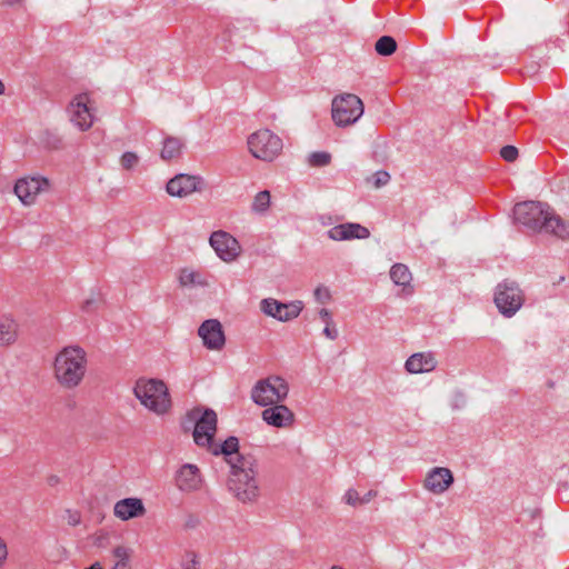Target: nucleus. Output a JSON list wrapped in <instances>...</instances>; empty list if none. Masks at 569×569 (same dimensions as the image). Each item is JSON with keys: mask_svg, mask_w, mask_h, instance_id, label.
Returning a JSON list of instances; mask_svg holds the SVG:
<instances>
[{"mask_svg": "<svg viewBox=\"0 0 569 569\" xmlns=\"http://www.w3.org/2000/svg\"><path fill=\"white\" fill-rule=\"evenodd\" d=\"M515 221L535 231H545L561 239H569V222L556 216L548 204L525 201L513 208Z\"/></svg>", "mask_w": 569, "mask_h": 569, "instance_id": "1", "label": "nucleus"}, {"mask_svg": "<svg viewBox=\"0 0 569 569\" xmlns=\"http://www.w3.org/2000/svg\"><path fill=\"white\" fill-rule=\"evenodd\" d=\"M88 366L87 352L80 346H67L53 361L57 382L64 389H74L83 380Z\"/></svg>", "mask_w": 569, "mask_h": 569, "instance_id": "2", "label": "nucleus"}, {"mask_svg": "<svg viewBox=\"0 0 569 569\" xmlns=\"http://www.w3.org/2000/svg\"><path fill=\"white\" fill-rule=\"evenodd\" d=\"M257 473L254 460L251 457L238 455L237 462H232L227 483L229 491L238 501L242 503L257 501L260 495Z\"/></svg>", "mask_w": 569, "mask_h": 569, "instance_id": "3", "label": "nucleus"}, {"mask_svg": "<svg viewBox=\"0 0 569 569\" xmlns=\"http://www.w3.org/2000/svg\"><path fill=\"white\" fill-rule=\"evenodd\" d=\"M133 392L141 405L157 415L166 413L171 407L169 390L162 380L139 379Z\"/></svg>", "mask_w": 569, "mask_h": 569, "instance_id": "4", "label": "nucleus"}, {"mask_svg": "<svg viewBox=\"0 0 569 569\" xmlns=\"http://www.w3.org/2000/svg\"><path fill=\"white\" fill-rule=\"evenodd\" d=\"M289 383L280 376H269L258 380L251 389L252 401L260 407H268L286 400Z\"/></svg>", "mask_w": 569, "mask_h": 569, "instance_id": "5", "label": "nucleus"}, {"mask_svg": "<svg viewBox=\"0 0 569 569\" xmlns=\"http://www.w3.org/2000/svg\"><path fill=\"white\" fill-rule=\"evenodd\" d=\"M187 419L194 425L193 440L200 447H211L217 431V413L210 408H193Z\"/></svg>", "mask_w": 569, "mask_h": 569, "instance_id": "6", "label": "nucleus"}, {"mask_svg": "<svg viewBox=\"0 0 569 569\" xmlns=\"http://www.w3.org/2000/svg\"><path fill=\"white\" fill-rule=\"evenodd\" d=\"M332 120L338 127H348L363 114L362 100L353 93H343L332 100Z\"/></svg>", "mask_w": 569, "mask_h": 569, "instance_id": "7", "label": "nucleus"}, {"mask_svg": "<svg viewBox=\"0 0 569 569\" xmlns=\"http://www.w3.org/2000/svg\"><path fill=\"white\" fill-rule=\"evenodd\" d=\"M493 301L500 313L510 318L522 307L525 295L516 281L507 279L497 284Z\"/></svg>", "mask_w": 569, "mask_h": 569, "instance_id": "8", "label": "nucleus"}, {"mask_svg": "<svg viewBox=\"0 0 569 569\" xmlns=\"http://www.w3.org/2000/svg\"><path fill=\"white\" fill-rule=\"evenodd\" d=\"M248 147L254 158L272 161L282 150V141L270 130L263 129L248 138Z\"/></svg>", "mask_w": 569, "mask_h": 569, "instance_id": "9", "label": "nucleus"}, {"mask_svg": "<svg viewBox=\"0 0 569 569\" xmlns=\"http://www.w3.org/2000/svg\"><path fill=\"white\" fill-rule=\"evenodd\" d=\"M261 311L279 321L287 322L296 319L302 311L301 301L280 302L273 298H266L260 302Z\"/></svg>", "mask_w": 569, "mask_h": 569, "instance_id": "10", "label": "nucleus"}, {"mask_svg": "<svg viewBox=\"0 0 569 569\" xmlns=\"http://www.w3.org/2000/svg\"><path fill=\"white\" fill-rule=\"evenodd\" d=\"M209 243L217 256L224 262L236 260L241 252L239 241L223 230L213 231L209 238Z\"/></svg>", "mask_w": 569, "mask_h": 569, "instance_id": "11", "label": "nucleus"}, {"mask_svg": "<svg viewBox=\"0 0 569 569\" xmlns=\"http://www.w3.org/2000/svg\"><path fill=\"white\" fill-rule=\"evenodd\" d=\"M50 188V181L40 176L24 177L17 180L14 184V193L23 204H32L40 192Z\"/></svg>", "mask_w": 569, "mask_h": 569, "instance_id": "12", "label": "nucleus"}, {"mask_svg": "<svg viewBox=\"0 0 569 569\" xmlns=\"http://www.w3.org/2000/svg\"><path fill=\"white\" fill-rule=\"evenodd\" d=\"M198 335L209 350H221L226 345L222 325L217 319L204 320L198 328Z\"/></svg>", "mask_w": 569, "mask_h": 569, "instance_id": "13", "label": "nucleus"}, {"mask_svg": "<svg viewBox=\"0 0 569 569\" xmlns=\"http://www.w3.org/2000/svg\"><path fill=\"white\" fill-rule=\"evenodd\" d=\"M203 188V180L197 176H189L184 173L177 174L167 182V192L172 197L184 198L192 192L201 191Z\"/></svg>", "mask_w": 569, "mask_h": 569, "instance_id": "14", "label": "nucleus"}, {"mask_svg": "<svg viewBox=\"0 0 569 569\" xmlns=\"http://www.w3.org/2000/svg\"><path fill=\"white\" fill-rule=\"evenodd\" d=\"M261 417L262 420L276 428H289L295 423V413L282 402L276 405H269L264 407Z\"/></svg>", "mask_w": 569, "mask_h": 569, "instance_id": "15", "label": "nucleus"}, {"mask_svg": "<svg viewBox=\"0 0 569 569\" xmlns=\"http://www.w3.org/2000/svg\"><path fill=\"white\" fill-rule=\"evenodd\" d=\"M453 475L450 469L445 467H435L426 476L423 487L435 493L441 495L453 483Z\"/></svg>", "mask_w": 569, "mask_h": 569, "instance_id": "16", "label": "nucleus"}, {"mask_svg": "<svg viewBox=\"0 0 569 569\" xmlns=\"http://www.w3.org/2000/svg\"><path fill=\"white\" fill-rule=\"evenodd\" d=\"M87 102L88 96L82 93L77 96L69 106L70 120L82 131L90 129L93 122Z\"/></svg>", "mask_w": 569, "mask_h": 569, "instance_id": "17", "label": "nucleus"}, {"mask_svg": "<svg viewBox=\"0 0 569 569\" xmlns=\"http://www.w3.org/2000/svg\"><path fill=\"white\" fill-rule=\"evenodd\" d=\"M328 238L333 241H346L353 239H367L370 237V231L367 227L360 223L346 222L330 228L327 232Z\"/></svg>", "mask_w": 569, "mask_h": 569, "instance_id": "18", "label": "nucleus"}, {"mask_svg": "<svg viewBox=\"0 0 569 569\" xmlns=\"http://www.w3.org/2000/svg\"><path fill=\"white\" fill-rule=\"evenodd\" d=\"M201 482L200 470L196 465L186 463L177 472L176 485L181 491H196Z\"/></svg>", "mask_w": 569, "mask_h": 569, "instance_id": "19", "label": "nucleus"}, {"mask_svg": "<svg viewBox=\"0 0 569 569\" xmlns=\"http://www.w3.org/2000/svg\"><path fill=\"white\" fill-rule=\"evenodd\" d=\"M113 512L117 518L129 520L144 516L146 508L139 498H124L116 502Z\"/></svg>", "mask_w": 569, "mask_h": 569, "instance_id": "20", "label": "nucleus"}, {"mask_svg": "<svg viewBox=\"0 0 569 569\" xmlns=\"http://www.w3.org/2000/svg\"><path fill=\"white\" fill-rule=\"evenodd\" d=\"M437 366V361L431 352H418L410 356L405 368L410 373L430 372Z\"/></svg>", "mask_w": 569, "mask_h": 569, "instance_id": "21", "label": "nucleus"}, {"mask_svg": "<svg viewBox=\"0 0 569 569\" xmlns=\"http://www.w3.org/2000/svg\"><path fill=\"white\" fill-rule=\"evenodd\" d=\"M207 449L213 456H224L226 461L230 465V470L232 469V462H237V458L239 453V439L234 436L228 437L221 445H216L212 442L211 447H207Z\"/></svg>", "mask_w": 569, "mask_h": 569, "instance_id": "22", "label": "nucleus"}, {"mask_svg": "<svg viewBox=\"0 0 569 569\" xmlns=\"http://www.w3.org/2000/svg\"><path fill=\"white\" fill-rule=\"evenodd\" d=\"M18 337V325L7 316L0 317V346L13 343Z\"/></svg>", "mask_w": 569, "mask_h": 569, "instance_id": "23", "label": "nucleus"}, {"mask_svg": "<svg viewBox=\"0 0 569 569\" xmlns=\"http://www.w3.org/2000/svg\"><path fill=\"white\" fill-rule=\"evenodd\" d=\"M183 142L180 138L177 137H166L162 143V149L160 151V157L164 161H170L172 159H177L181 156Z\"/></svg>", "mask_w": 569, "mask_h": 569, "instance_id": "24", "label": "nucleus"}, {"mask_svg": "<svg viewBox=\"0 0 569 569\" xmlns=\"http://www.w3.org/2000/svg\"><path fill=\"white\" fill-rule=\"evenodd\" d=\"M390 279L396 286L406 289L411 287L412 274L406 264L395 263L390 269Z\"/></svg>", "mask_w": 569, "mask_h": 569, "instance_id": "25", "label": "nucleus"}, {"mask_svg": "<svg viewBox=\"0 0 569 569\" xmlns=\"http://www.w3.org/2000/svg\"><path fill=\"white\" fill-rule=\"evenodd\" d=\"M114 563L111 569H131L133 549L126 546H117L112 549Z\"/></svg>", "mask_w": 569, "mask_h": 569, "instance_id": "26", "label": "nucleus"}, {"mask_svg": "<svg viewBox=\"0 0 569 569\" xmlns=\"http://www.w3.org/2000/svg\"><path fill=\"white\" fill-rule=\"evenodd\" d=\"M375 49L378 54L388 57L397 50V42L390 36H382L377 40Z\"/></svg>", "mask_w": 569, "mask_h": 569, "instance_id": "27", "label": "nucleus"}, {"mask_svg": "<svg viewBox=\"0 0 569 569\" xmlns=\"http://www.w3.org/2000/svg\"><path fill=\"white\" fill-rule=\"evenodd\" d=\"M179 282L182 287L187 286H207V282L201 279L200 274L196 271L183 269L179 276Z\"/></svg>", "mask_w": 569, "mask_h": 569, "instance_id": "28", "label": "nucleus"}, {"mask_svg": "<svg viewBox=\"0 0 569 569\" xmlns=\"http://www.w3.org/2000/svg\"><path fill=\"white\" fill-rule=\"evenodd\" d=\"M270 206V192L268 190L260 191L256 194L252 202V211L262 213L267 211Z\"/></svg>", "mask_w": 569, "mask_h": 569, "instance_id": "29", "label": "nucleus"}, {"mask_svg": "<svg viewBox=\"0 0 569 569\" xmlns=\"http://www.w3.org/2000/svg\"><path fill=\"white\" fill-rule=\"evenodd\" d=\"M331 162V154L327 151H316L309 154L308 163L311 167H326Z\"/></svg>", "mask_w": 569, "mask_h": 569, "instance_id": "30", "label": "nucleus"}, {"mask_svg": "<svg viewBox=\"0 0 569 569\" xmlns=\"http://www.w3.org/2000/svg\"><path fill=\"white\" fill-rule=\"evenodd\" d=\"M181 567L182 569H200L198 555L194 551H186Z\"/></svg>", "mask_w": 569, "mask_h": 569, "instance_id": "31", "label": "nucleus"}, {"mask_svg": "<svg viewBox=\"0 0 569 569\" xmlns=\"http://www.w3.org/2000/svg\"><path fill=\"white\" fill-rule=\"evenodd\" d=\"M369 181L372 182L375 188H381L390 181V174L385 170H380L373 173Z\"/></svg>", "mask_w": 569, "mask_h": 569, "instance_id": "32", "label": "nucleus"}, {"mask_svg": "<svg viewBox=\"0 0 569 569\" xmlns=\"http://www.w3.org/2000/svg\"><path fill=\"white\" fill-rule=\"evenodd\" d=\"M518 149L515 146H505L500 149V157L507 162H513L518 158Z\"/></svg>", "mask_w": 569, "mask_h": 569, "instance_id": "33", "label": "nucleus"}, {"mask_svg": "<svg viewBox=\"0 0 569 569\" xmlns=\"http://www.w3.org/2000/svg\"><path fill=\"white\" fill-rule=\"evenodd\" d=\"M138 161L139 157L131 151L124 152L120 159L121 166L127 170L132 169L138 163Z\"/></svg>", "mask_w": 569, "mask_h": 569, "instance_id": "34", "label": "nucleus"}, {"mask_svg": "<svg viewBox=\"0 0 569 569\" xmlns=\"http://www.w3.org/2000/svg\"><path fill=\"white\" fill-rule=\"evenodd\" d=\"M345 501L346 503L356 507L358 505H361V497H359L357 490L349 489L345 495Z\"/></svg>", "mask_w": 569, "mask_h": 569, "instance_id": "35", "label": "nucleus"}, {"mask_svg": "<svg viewBox=\"0 0 569 569\" xmlns=\"http://www.w3.org/2000/svg\"><path fill=\"white\" fill-rule=\"evenodd\" d=\"M67 522L68 525L76 527L81 522V515L76 510H67Z\"/></svg>", "mask_w": 569, "mask_h": 569, "instance_id": "36", "label": "nucleus"}, {"mask_svg": "<svg viewBox=\"0 0 569 569\" xmlns=\"http://www.w3.org/2000/svg\"><path fill=\"white\" fill-rule=\"evenodd\" d=\"M315 297L318 301H320L321 303H325L326 301H328L330 299V292L327 288H317L315 290Z\"/></svg>", "mask_w": 569, "mask_h": 569, "instance_id": "37", "label": "nucleus"}, {"mask_svg": "<svg viewBox=\"0 0 569 569\" xmlns=\"http://www.w3.org/2000/svg\"><path fill=\"white\" fill-rule=\"evenodd\" d=\"M97 305H98V299L96 297H91V298L86 299L82 302L81 309L86 312H90L96 309Z\"/></svg>", "mask_w": 569, "mask_h": 569, "instance_id": "38", "label": "nucleus"}, {"mask_svg": "<svg viewBox=\"0 0 569 569\" xmlns=\"http://www.w3.org/2000/svg\"><path fill=\"white\" fill-rule=\"evenodd\" d=\"M323 335L330 340H336L338 338V330L335 328V325L333 326L326 325V327L323 329Z\"/></svg>", "mask_w": 569, "mask_h": 569, "instance_id": "39", "label": "nucleus"}, {"mask_svg": "<svg viewBox=\"0 0 569 569\" xmlns=\"http://www.w3.org/2000/svg\"><path fill=\"white\" fill-rule=\"evenodd\" d=\"M319 317L323 320V322L328 326H333V320H332V316H331V312L323 308L319 311Z\"/></svg>", "mask_w": 569, "mask_h": 569, "instance_id": "40", "label": "nucleus"}, {"mask_svg": "<svg viewBox=\"0 0 569 569\" xmlns=\"http://www.w3.org/2000/svg\"><path fill=\"white\" fill-rule=\"evenodd\" d=\"M8 557V549H7V545L6 542L3 541L2 538H0V565H2L4 562V560L7 559Z\"/></svg>", "mask_w": 569, "mask_h": 569, "instance_id": "41", "label": "nucleus"}, {"mask_svg": "<svg viewBox=\"0 0 569 569\" xmlns=\"http://www.w3.org/2000/svg\"><path fill=\"white\" fill-rule=\"evenodd\" d=\"M199 525V519L194 516H189L184 527L188 529H194Z\"/></svg>", "mask_w": 569, "mask_h": 569, "instance_id": "42", "label": "nucleus"}, {"mask_svg": "<svg viewBox=\"0 0 569 569\" xmlns=\"http://www.w3.org/2000/svg\"><path fill=\"white\" fill-rule=\"evenodd\" d=\"M377 496V491L370 490L363 497H361V505L369 502L373 497Z\"/></svg>", "mask_w": 569, "mask_h": 569, "instance_id": "43", "label": "nucleus"}, {"mask_svg": "<svg viewBox=\"0 0 569 569\" xmlns=\"http://www.w3.org/2000/svg\"><path fill=\"white\" fill-rule=\"evenodd\" d=\"M59 481H60V478H59L58 476H56V475H51V476H50V477H48V479H47L48 485H49V486H51V487H53V486L58 485V483H59Z\"/></svg>", "mask_w": 569, "mask_h": 569, "instance_id": "44", "label": "nucleus"}, {"mask_svg": "<svg viewBox=\"0 0 569 569\" xmlns=\"http://www.w3.org/2000/svg\"><path fill=\"white\" fill-rule=\"evenodd\" d=\"M4 84L2 81H0V94H2L4 92Z\"/></svg>", "mask_w": 569, "mask_h": 569, "instance_id": "45", "label": "nucleus"}]
</instances>
